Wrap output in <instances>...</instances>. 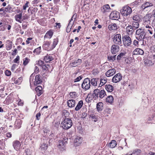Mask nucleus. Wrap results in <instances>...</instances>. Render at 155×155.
Wrapping results in <instances>:
<instances>
[{"mask_svg":"<svg viewBox=\"0 0 155 155\" xmlns=\"http://www.w3.org/2000/svg\"><path fill=\"white\" fill-rule=\"evenodd\" d=\"M129 22V20L127 18H124L123 20L122 21V23L123 24V26L125 27L127 25H129L128 23Z\"/></svg>","mask_w":155,"mask_h":155,"instance_id":"a19ab883","label":"nucleus"},{"mask_svg":"<svg viewBox=\"0 0 155 155\" xmlns=\"http://www.w3.org/2000/svg\"><path fill=\"white\" fill-rule=\"evenodd\" d=\"M5 74L7 76H9L11 75V72L8 70H6L5 71Z\"/></svg>","mask_w":155,"mask_h":155,"instance_id":"052dcab7","label":"nucleus"},{"mask_svg":"<svg viewBox=\"0 0 155 155\" xmlns=\"http://www.w3.org/2000/svg\"><path fill=\"white\" fill-rule=\"evenodd\" d=\"M119 27L117 26L115 23L109 25L108 28L110 31H115L118 29Z\"/></svg>","mask_w":155,"mask_h":155,"instance_id":"4be33fe9","label":"nucleus"},{"mask_svg":"<svg viewBox=\"0 0 155 155\" xmlns=\"http://www.w3.org/2000/svg\"><path fill=\"white\" fill-rule=\"evenodd\" d=\"M42 87L41 86H38L35 88V90L37 93V94L38 96H39L42 94Z\"/></svg>","mask_w":155,"mask_h":155,"instance_id":"c756f323","label":"nucleus"},{"mask_svg":"<svg viewBox=\"0 0 155 155\" xmlns=\"http://www.w3.org/2000/svg\"><path fill=\"white\" fill-rule=\"evenodd\" d=\"M6 49L7 50H10L12 48V43L10 40H8L6 42Z\"/></svg>","mask_w":155,"mask_h":155,"instance_id":"c85d7f7f","label":"nucleus"},{"mask_svg":"<svg viewBox=\"0 0 155 155\" xmlns=\"http://www.w3.org/2000/svg\"><path fill=\"white\" fill-rule=\"evenodd\" d=\"M113 97L112 96H109L106 98V101L109 103H111L113 101Z\"/></svg>","mask_w":155,"mask_h":155,"instance_id":"37998d69","label":"nucleus"},{"mask_svg":"<svg viewBox=\"0 0 155 155\" xmlns=\"http://www.w3.org/2000/svg\"><path fill=\"white\" fill-rule=\"evenodd\" d=\"M117 145L116 141L114 140H112L109 143L108 146L111 148H114Z\"/></svg>","mask_w":155,"mask_h":155,"instance_id":"72a5a7b5","label":"nucleus"},{"mask_svg":"<svg viewBox=\"0 0 155 155\" xmlns=\"http://www.w3.org/2000/svg\"><path fill=\"white\" fill-rule=\"evenodd\" d=\"M107 79L106 78H101L100 80V83L99 86L101 87L105 84L107 82Z\"/></svg>","mask_w":155,"mask_h":155,"instance_id":"e433bc0d","label":"nucleus"},{"mask_svg":"<svg viewBox=\"0 0 155 155\" xmlns=\"http://www.w3.org/2000/svg\"><path fill=\"white\" fill-rule=\"evenodd\" d=\"M53 34V32L52 30H50L47 32L44 36V38H48L50 39Z\"/></svg>","mask_w":155,"mask_h":155,"instance_id":"a878e982","label":"nucleus"},{"mask_svg":"<svg viewBox=\"0 0 155 155\" xmlns=\"http://www.w3.org/2000/svg\"><path fill=\"white\" fill-rule=\"evenodd\" d=\"M58 42V39L57 38L54 39L52 44L49 41L45 42L43 45V48L45 50L49 51L53 50L57 45Z\"/></svg>","mask_w":155,"mask_h":155,"instance_id":"f257e3e1","label":"nucleus"},{"mask_svg":"<svg viewBox=\"0 0 155 155\" xmlns=\"http://www.w3.org/2000/svg\"><path fill=\"white\" fill-rule=\"evenodd\" d=\"M82 88L85 91L89 89L91 87L90 80L87 78L84 79L81 85Z\"/></svg>","mask_w":155,"mask_h":155,"instance_id":"39448f33","label":"nucleus"},{"mask_svg":"<svg viewBox=\"0 0 155 155\" xmlns=\"http://www.w3.org/2000/svg\"><path fill=\"white\" fill-rule=\"evenodd\" d=\"M54 59L51 55L47 54L44 58V60L46 62H50Z\"/></svg>","mask_w":155,"mask_h":155,"instance_id":"bb28decb","label":"nucleus"},{"mask_svg":"<svg viewBox=\"0 0 155 155\" xmlns=\"http://www.w3.org/2000/svg\"><path fill=\"white\" fill-rule=\"evenodd\" d=\"M110 6L108 4L104 5L101 8V11L103 13L110 12Z\"/></svg>","mask_w":155,"mask_h":155,"instance_id":"4468645a","label":"nucleus"},{"mask_svg":"<svg viewBox=\"0 0 155 155\" xmlns=\"http://www.w3.org/2000/svg\"><path fill=\"white\" fill-rule=\"evenodd\" d=\"M83 105V101H80L78 102V104L77 105V106L75 107V110L76 111L78 110Z\"/></svg>","mask_w":155,"mask_h":155,"instance_id":"c9c22d12","label":"nucleus"},{"mask_svg":"<svg viewBox=\"0 0 155 155\" xmlns=\"http://www.w3.org/2000/svg\"><path fill=\"white\" fill-rule=\"evenodd\" d=\"M22 81V78L20 77L18 78L17 80H15V83L16 84H20Z\"/></svg>","mask_w":155,"mask_h":155,"instance_id":"49530a36","label":"nucleus"},{"mask_svg":"<svg viewBox=\"0 0 155 155\" xmlns=\"http://www.w3.org/2000/svg\"><path fill=\"white\" fill-rule=\"evenodd\" d=\"M90 117H91L93 120L95 122H96L97 120V119L96 116L93 114H91L90 115Z\"/></svg>","mask_w":155,"mask_h":155,"instance_id":"864d4df0","label":"nucleus"},{"mask_svg":"<svg viewBox=\"0 0 155 155\" xmlns=\"http://www.w3.org/2000/svg\"><path fill=\"white\" fill-rule=\"evenodd\" d=\"M113 41L116 44L120 45L122 44L121 36L120 34L115 35L113 38Z\"/></svg>","mask_w":155,"mask_h":155,"instance_id":"9d476101","label":"nucleus"},{"mask_svg":"<svg viewBox=\"0 0 155 155\" xmlns=\"http://www.w3.org/2000/svg\"><path fill=\"white\" fill-rule=\"evenodd\" d=\"M146 36V33L144 31L138 35L136 37V39L139 41H142V44L141 45L144 44V39L145 38Z\"/></svg>","mask_w":155,"mask_h":155,"instance_id":"ddd939ff","label":"nucleus"},{"mask_svg":"<svg viewBox=\"0 0 155 155\" xmlns=\"http://www.w3.org/2000/svg\"><path fill=\"white\" fill-rule=\"evenodd\" d=\"M41 113L39 112L37 114L36 116V119L37 120H39L40 119V117L41 116Z\"/></svg>","mask_w":155,"mask_h":155,"instance_id":"774afa93","label":"nucleus"},{"mask_svg":"<svg viewBox=\"0 0 155 155\" xmlns=\"http://www.w3.org/2000/svg\"><path fill=\"white\" fill-rule=\"evenodd\" d=\"M133 28L134 29L136 30L138 28L139 26V22L133 21L132 23Z\"/></svg>","mask_w":155,"mask_h":155,"instance_id":"ea45409f","label":"nucleus"},{"mask_svg":"<svg viewBox=\"0 0 155 155\" xmlns=\"http://www.w3.org/2000/svg\"><path fill=\"white\" fill-rule=\"evenodd\" d=\"M82 62L81 59H78L77 60L75 61H74L70 64V66L71 67H75L78 65L80 64Z\"/></svg>","mask_w":155,"mask_h":155,"instance_id":"412c9836","label":"nucleus"},{"mask_svg":"<svg viewBox=\"0 0 155 155\" xmlns=\"http://www.w3.org/2000/svg\"><path fill=\"white\" fill-rule=\"evenodd\" d=\"M140 41H139L138 40H135L133 41V45L136 47H138L139 46V42L140 43H141V44H142L140 42Z\"/></svg>","mask_w":155,"mask_h":155,"instance_id":"8fccbe9b","label":"nucleus"},{"mask_svg":"<svg viewBox=\"0 0 155 155\" xmlns=\"http://www.w3.org/2000/svg\"><path fill=\"white\" fill-rule=\"evenodd\" d=\"M98 78H93L91 79L90 81V84L93 87H96L97 85V82Z\"/></svg>","mask_w":155,"mask_h":155,"instance_id":"7c9ffc66","label":"nucleus"},{"mask_svg":"<svg viewBox=\"0 0 155 155\" xmlns=\"http://www.w3.org/2000/svg\"><path fill=\"white\" fill-rule=\"evenodd\" d=\"M110 17L112 20H117L120 18V13L114 11L110 13Z\"/></svg>","mask_w":155,"mask_h":155,"instance_id":"9b49d317","label":"nucleus"},{"mask_svg":"<svg viewBox=\"0 0 155 155\" xmlns=\"http://www.w3.org/2000/svg\"><path fill=\"white\" fill-rule=\"evenodd\" d=\"M13 146L15 150H18L20 148L21 144L19 141L16 140L13 142Z\"/></svg>","mask_w":155,"mask_h":155,"instance_id":"2eb2a0df","label":"nucleus"},{"mask_svg":"<svg viewBox=\"0 0 155 155\" xmlns=\"http://www.w3.org/2000/svg\"><path fill=\"white\" fill-rule=\"evenodd\" d=\"M72 125V122L70 118H66L61 122V127L64 129L68 130L71 127Z\"/></svg>","mask_w":155,"mask_h":155,"instance_id":"f03ea898","label":"nucleus"},{"mask_svg":"<svg viewBox=\"0 0 155 155\" xmlns=\"http://www.w3.org/2000/svg\"><path fill=\"white\" fill-rule=\"evenodd\" d=\"M125 54L124 53H121L118 55L117 58V60H119L122 58L125 55Z\"/></svg>","mask_w":155,"mask_h":155,"instance_id":"09e8293b","label":"nucleus"},{"mask_svg":"<svg viewBox=\"0 0 155 155\" xmlns=\"http://www.w3.org/2000/svg\"><path fill=\"white\" fill-rule=\"evenodd\" d=\"M122 39L124 45L126 47L130 46L132 43L131 39L129 36L124 35Z\"/></svg>","mask_w":155,"mask_h":155,"instance_id":"0eeeda50","label":"nucleus"},{"mask_svg":"<svg viewBox=\"0 0 155 155\" xmlns=\"http://www.w3.org/2000/svg\"><path fill=\"white\" fill-rule=\"evenodd\" d=\"M41 52V47H39L35 49L33 51L34 53H36L37 54H39Z\"/></svg>","mask_w":155,"mask_h":155,"instance_id":"3c124183","label":"nucleus"},{"mask_svg":"<svg viewBox=\"0 0 155 155\" xmlns=\"http://www.w3.org/2000/svg\"><path fill=\"white\" fill-rule=\"evenodd\" d=\"M153 4L151 2H147L141 5V8L143 10H149L150 8L153 6Z\"/></svg>","mask_w":155,"mask_h":155,"instance_id":"6e6552de","label":"nucleus"},{"mask_svg":"<svg viewBox=\"0 0 155 155\" xmlns=\"http://www.w3.org/2000/svg\"><path fill=\"white\" fill-rule=\"evenodd\" d=\"M19 59H20L19 56H18L16 57V58L13 61L14 63H18L19 62Z\"/></svg>","mask_w":155,"mask_h":155,"instance_id":"13d9d810","label":"nucleus"},{"mask_svg":"<svg viewBox=\"0 0 155 155\" xmlns=\"http://www.w3.org/2000/svg\"><path fill=\"white\" fill-rule=\"evenodd\" d=\"M39 2V0H34L32 2V4L34 5V6L35 5L37 4Z\"/></svg>","mask_w":155,"mask_h":155,"instance_id":"338daca9","label":"nucleus"},{"mask_svg":"<svg viewBox=\"0 0 155 155\" xmlns=\"http://www.w3.org/2000/svg\"><path fill=\"white\" fill-rule=\"evenodd\" d=\"M5 8H6L7 12H10L11 11L12 9V7L11 5H8V6L7 7Z\"/></svg>","mask_w":155,"mask_h":155,"instance_id":"bf43d9fd","label":"nucleus"},{"mask_svg":"<svg viewBox=\"0 0 155 155\" xmlns=\"http://www.w3.org/2000/svg\"><path fill=\"white\" fill-rule=\"evenodd\" d=\"M36 64L42 67V66L44 64V61L42 60H39L38 61Z\"/></svg>","mask_w":155,"mask_h":155,"instance_id":"4d7b16f0","label":"nucleus"},{"mask_svg":"<svg viewBox=\"0 0 155 155\" xmlns=\"http://www.w3.org/2000/svg\"><path fill=\"white\" fill-rule=\"evenodd\" d=\"M119 48V47L118 45H113L111 46V52L113 54H115L118 51Z\"/></svg>","mask_w":155,"mask_h":155,"instance_id":"f3484780","label":"nucleus"},{"mask_svg":"<svg viewBox=\"0 0 155 155\" xmlns=\"http://www.w3.org/2000/svg\"><path fill=\"white\" fill-rule=\"evenodd\" d=\"M103 104L101 102L98 103L97 104V108L98 111H101L103 109Z\"/></svg>","mask_w":155,"mask_h":155,"instance_id":"473e14b6","label":"nucleus"},{"mask_svg":"<svg viewBox=\"0 0 155 155\" xmlns=\"http://www.w3.org/2000/svg\"><path fill=\"white\" fill-rule=\"evenodd\" d=\"M48 147V145L45 143H43L41 146V148L42 151H45L46 150Z\"/></svg>","mask_w":155,"mask_h":155,"instance_id":"c03bdc74","label":"nucleus"},{"mask_svg":"<svg viewBox=\"0 0 155 155\" xmlns=\"http://www.w3.org/2000/svg\"><path fill=\"white\" fill-rule=\"evenodd\" d=\"M122 79V76L121 74L118 73L116 74L112 78V81L116 83L120 81Z\"/></svg>","mask_w":155,"mask_h":155,"instance_id":"f8f14e48","label":"nucleus"},{"mask_svg":"<svg viewBox=\"0 0 155 155\" xmlns=\"http://www.w3.org/2000/svg\"><path fill=\"white\" fill-rule=\"evenodd\" d=\"M72 20L71 19V20L70 21L69 23L68 24V26L66 28V31L67 32H69L71 31V28L72 27V26L73 25V23H72Z\"/></svg>","mask_w":155,"mask_h":155,"instance_id":"f704fd0d","label":"nucleus"},{"mask_svg":"<svg viewBox=\"0 0 155 155\" xmlns=\"http://www.w3.org/2000/svg\"><path fill=\"white\" fill-rule=\"evenodd\" d=\"M132 12V9L128 6H124L121 10V14L124 16H128L130 15Z\"/></svg>","mask_w":155,"mask_h":155,"instance_id":"423d86ee","label":"nucleus"},{"mask_svg":"<svg viewBox=\"0 0 155 155\" xmlns=\"http://www.w3.org/2000/svg\"><path fill=\"white\" fill-rule=\"evenodd\" d=\"M21 124L22 121L19 119H18L15 121V125L17 129H19L21 127Z\"/></svg>","mask_w":155,"mask_h":155,"instance_id":"2f4dec72","label":"nucleus"},{"mask_svg":"<svg viewBox=\"0 0 155 155\" xmlns=\"http://www.w3.org/2000/svg\"><path fill=\"white\" fill-rule=\"evenodd\" d=\"M29 3V2H27L23 6V9L24 10H25L26 9V8L28 7V5Z\"/></svg>","mask_w":155,"mask_h":155,"instance_id":"0e129e2a","label":"nucleus"},{"mask_svg":"<svg viewBox=\"0 0 155 155\" xmlns=\"http://www.w3.org/2000/svg\"><path fill=\"white\" fill-rule=\"evenodd\" d=\"M68 106L69 107H72L75 106V101L74 100L71 99L68 100L67 101Z\"/></svg>","mask_w":155,"mask_h":155,"instance_id":"5701e85b","label":"nucleus"},{"mask_svg":"<svg viewBox=\"0 0 155 155\" xmlns=\"http://www.w3.org/2000/svg\"><path fill=\"white\" fill-rule=\"evenodd\" d=\"M153 18L152 15L150 14L146 15L143 18V24H150L151 22V19Z\"/></svg>","mask_w":155,"mask_h":155,"instance_id":"1a4fd4ad","label":"nucleus"},{"mask_svg":"<svg viewBox=\"0 0 155 155\" xmlns=\"http://www.w3.org/2000/svg\"><path fill=\"white\" fill-rule=\"evenodd\" d=\"M67 138H65L62 139L58 141V148L61 151H63L65 150V146L67 143Z\"/></svg>","mask_w":155,"mask_h":155,"instance_id":"20e7f679","label":"nucleus"},{"mask_svg":"<svg viewBox=\"0 0 155 155\" xmlns=\"http://www.w3.org/2000/svg\"><path fill=\"white\" fill-rule=\"evenodd\" d=\"M133 19L134 21L139 22L141 19L139 15H136L133 16Z\"/></svg>","mask_w":155,"mask_h":155,"instance_id":"58836bf2","label":"nucleus"},{"mask_svg":"<svg viewBox=\"0 0 155 155\" xmlns=\"http://www.w3.org/2000/svg\"><path fill=\"white\" fill-rule=\"evenodd\" d=\"M114 89V87L111 85L106 84L105 85V89L108 92H112Z\"/></svg>","mask_w":155,"mask_h":155,"instance_id":"cd10ccee","label":"nucleus"},{"mask_svg":"<svg viewBox=\"0 0 155 155\" xmlns=\"http://www.w3.org/2000/svg\"><path fill=\"white\" fill-rule=\"evenodd\" d=\"M141 152V150H136L133 151L132 153V155H139Z\"/></svg>","mask_w":155,"mask_h":155,"instance_id":"603ef678","label":"nucleus"},{"mask_svg":"<svg viewBox=\"0 0 155 155\" xmlns=\"http://www.w3.org/2000/svg\"><path fill=\"white\" fill-rule=\"evenodd\" d=\"M93 95L94 98L95 99L99 97L100 98H103L106 95V93L104 90L100 91L99 89H97L94 90L93 91Z\"/></svg>","mask_w":155,"mask_h":155,"instance_id":"7ed1b4c3","label":"nucleus"},{"mask_svg":"<svg viewBox=\"0 0 155 155\" xmlns=\"http://www.w3.org/2000/svg\"><path fill=\"white\" fill-rule=\"evenodd\" d=\"M116 55L113 56H108L107 58L109 61H114L116 59Z\"/></svg>","mask_w":155,"mask_h":155,"instance_id":"a18cd8bd","label":"nucleus"},{"mask_svg":"<svg viewBox=\"0 0 155 155\" xmlns=\"http://www.w3.org/2000/svg\"><path fill=\"white\" fill-rule=\"evenodd\" d=\"M82 78V76H79L75 80H74V82H76L78 81L81 80Z\"/></svg>","mask_w":155,"mask_h":155,"instance_id":"e2e57ef3","label":"nucleus"},{"mask_svg":"<svg viewBox=\"0 0 155 155\" xmlns=\"http://www.w3.org/2000/svg\"><path fill=\"white\" fill-rule=\"evenodd\" d=\"M126 32L129 35H132L134 30L131 25H128L126 28Z\"/></svg>","mask_w":155,"mask_h":155,"instance_id":"6ab92c4d","label":"nucleus"},{"mask_svg":"<svg viewBox=\"0 0 155 155\" xmlns=\"http://www.w3.org/2000/svg\"><path fill=\"white\" fill-rule=\"evenodd\" d=\"M116 69L114 68L110 69L107 71L105 73L106 76L109 77L113 76L116 73Z\"/></svg>","mask_w":155,"mask_h":155,"instance_id":"dca6fc26","label":"nucleus"},{"mask_svg":"<svg viewBox=\"0 0 155 155\" xmlns=\"http://www.w3.org/2000/svg\"><path fill=\"white\" fill-rule=\"evenodd\" d=\"M144 31L143 30V29H142L140 28L139 29H138L136 30V34L137 35H139V34L143 32Z\"/></svg>","mask_w":155,"mask_h":155,"instance_id":"5fc2aeb1","label":"nucleus"},{"mask_svg":"<svg viewBox=\"0 0 155 155\" xmlns=\"http://www.w3.org/2000/svg\"><path fill=\"white\" fill-rule=\"evenodd\" d=\"M2 11L5 14L7 12L5 8L3 7L0 9V12Z\"/></svg>","mask_w":155,"mask_h":155,"instance_id":"69168bd1","label":"nucleus"},{"mask_svg":"<svg viewBox=\"0 0 155 155\" xmlns=\"http://www.w3.org/2000/svg\"><path fill=\"white\" fill-rule=\"evenodd\" d=\"M154 115H152L149 116V117L148 118V120H154Z\"/></svg>","mask_w":155,"mask_h":155,"instance_id":"680f3d73","label":"nucleus"},{"mask_svg":"<svg viewBox=\"0 0 155 155\" xmlns=\"http://www.w3.org/2000/svg\"><path fill=\"white\" fill-rule=\"evenodd\" d=\"M29 60L28 58H26L23 59V64L24 65H26L29 62Z\"/></svg>","mask_w":155,"mask_h":155,"instance_id":"6e6d98bb","label":"nucleus"},{"mask_svg":"<svg viewBox=\"0 0 155 155\" xmlns=\"http://www.w3.org/2000/svg\"><path fill=\"white\" fill-rule=\"evenodd\" d=\"M15 18L17 21L20 23H22L23 21V20H22V13L16 15L15 16Z\"/></svg>","mask_w":155,"mask_h":155,"instance_id":"b1692460","label":"nucleus"},{"mask_svg":"<svg viewBox=\"0 0 155 155\" xmlns=\"http://www.w3.org/2000/svg\"><path fill=\"white\" fill-rule=\"evenodd\" d=\"M43 70L46 71H49L50 66L49 64H44L42 67Z\"/></svg>","mask_w":155,"mask_h":155,"instance_id":"79ce46f5","label":"nucleus"},{"mask_svg":"<svg viewBox=\"0 0 155 155\" xmlns=\"http://www.w3.org/2000/svg\"><path fill=\"white\" fill-rule=\"evenodd\" d=\"M149 25V24H146L145 25H144V26L146 28H148L147 30L148 31H149V33L151 35H152L153 34V30L152 28L151 27V26Z\"/></svg>","mask_w":155,"mask_h":155,"instance_id":"4c0bfd02","label":"nucleus"},{"mask_svg":"<svg viewBox=\"0 0 155 155\" xmlns=\"http://www.w3.org/2000/svg\"><path fill=\"white\" fill-rule=\"evenodd\" d=\"M69 95L72 98H75L77 97L76 93L75 92H70Z\"/></svg>","mask_w":155,"mask_h":155,"instance_id":"de8ad7c7","label":"nucleus"},{"mask_svg":"<svg viewBox=\"0 0 155 155\" xmlns=\"http://www.w3.org/2000/svg\"><path fill=\"white\" fill-rule=\"evenodd\" d=\"M40 75H37L36 76L35 81L34 82V84L35 85L37 86L41 83L42 81L40 78Z\"/></svg>","mask_w":155,"mask_h":155,"instance_id":"393cba45","label":"nucleus"},{"mask_svg":"<svg viewBox=\"0 0 155 155\" xmlns=\"http://www.w3.org/2000/svg\"><path fill=\"white\" fill-rule=\"evenodd\" d=\"M82 141V137H77L74 140V144L75 146H78L81 144Z\"/></svg>","mask_w":155,"mask_h":155,"instance_id":"aec40b11","label":"nucleus"},{"mask_svg":"<svg viewBox=\"0 0 155 155\" xmlns=\"http://www.w3.org/2000/svg\"><path fill=\"white\" fill-rule=\"evenodd\" d=\"M144 52L142 49L137 48H136L133 51V54L134 55L140 54L143 55Z\"/></svg>","mask_w":155,"mask_h":155,"instance_id":"a211bd4d","label":"nucleus"}]
</instances>
